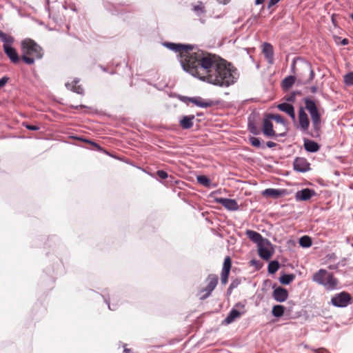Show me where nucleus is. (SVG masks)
Instances as JSON below:
<instances>
[{"mask_svg":"<svg viewBox=\"0 0 353 353\" xmlns=\"http://www.w3.org/2000/svg\"><path fill=\"white\" fill-rule=\"evenodd\" d=\"M316 194L314 190L305 188L296 193L295 198L297 201H307Z\"/></svg>","mask_w":353,"mask_h":353,"instance_id":"obj_10","label":"nucleus"},{"mask_svg":"<svg viewBox=\"0 0 353 353\" xmlns=\"http://www.w3.org/2000/svg\"><path fill=\"white\" fill-rule=\"evenodd\" d=\"M272 296L278 302H284L288 298V292L283 288L278 287L273 291Z\"/></svg>","mask_w":353,"mask_h":353,"instance_id":"obj_11","label":"nucleus"},{"mask_svg":"<svg viewBox=\"0 0 353 353\" xmlns=\"http://www.w3.org/2000/svg\"><path fill=\"white\" fill-rule=\"evenodd\" d=\"M350 18L352 19V20L353 21V13L350 14Z\"/></svg>","mask_w":353,"mask_h":353,"instance_id":"obj_55","label":"nucleus"},{"mask_svg":"<svg viewBox=\"0 0 353 353\" xmlns=\"http://www.w3.org/2000/svg\"><path fill=\"white\" fill-rule=\"evenodd\" d=\"M299 121L301 128L303 131L308 130L310 125V121L308 117L303 108H300L299 110Z\"/></svg>","mask_w":353,"mask_h":353,"instance_id":"obj_12","label":"nucleus"},{"mask_svg":"<svg viewBox=\"0 0 353 353\" xmlns=\"http://www.w3.org/2000/svg\"><path fill=\"white\" fill-rule=\"evenodd\" d=\"M232 267V261L230 256H226L224 259L222 272H230Z\"/></svg>","mask_w":353,"mask_h":353,"instance_id":"obj_30","label":"nucleus"},{"mask_svg":"<svg viewBox=\"0 0 353 353\" xmlns=\"http://www.w3.org/2000/svg\"><path fill=\"white\" fill-rule=\"evenodd\" d=\"M241 315V313L236 310V309L233 308L230 313L228 314V316L225 319V322L228 324H230L232 323L234 321H235L237 318L240 317Z\"/></svg>","mask_w":353,"mask_h":353,"instance_id":"obj_23","label":"nucleus"},{"mask_svg":"<svg viewBox=\"0 0 353 353\" xmlns=\"http://www.w3.org/2000/svg\"><path fill=\"white\" fill-rule=\"evenodd\" d=\"M265 0H255V4L260 5L265 2Z\"/></svg>","mask_w":353,"mask_h":353,"instance_id":"obj_48","label":"nucleus"},{"mask_svg":"<svg viewBox=\"0 0 353 353\" xmlns=\"http://www.w3.org/2000/svg\"><path fill=\"white\" fill-rule=\"evenodd\" d=\"M230 272H225L221 271V282L223 285H225L228 283Z\"/></svg>","mask_w":353,"mask_h":353,"instance_id":"obj_36","label":"nucleus"},{"mask_svg":"<svg viewBox=\"0 0 353 353\" xmlns=\"http://www.w3.org/2000/svg\"><path fill=\"white\" fill-rule=\"evenodd\" d=\"M85 105H79V106H76V107H75V108H76V109H78L79 108H85Z\"/></svg>","mask_w":353,"mask_h":353,"instance_id":"obj_51","label":"nucleus"},{"mask_svg":"<svg viewBox=\"0 0 353 353\" xmlns=\"http://www.w3.org/2000/svg\"><path fill=\"white\" fill-rule=\"evenodd\" d=\"M236 307H239V306H241L242 307H243V305H241L240 303H238L236 305Z\"/></svg>","mask_w":353,"mask_h":353,"instance_id":"obj_53","label":"nucleus"},{"mask_svg":"<svg viewBox=\"0 0 353 353\" xmlns=\"http://www.w3.org/2000/svg\"><path fill=\"white\" fill-rule=\"evenodd\" d=\"M219 278L216 274H210L205 280L206 286L199 288L197 296L200 300H205L209 297L218 284Z\"/></svg>","mask_w":353,"mask_h":353,"instance_id":"obj_5","label":"nucleus"},{"mask_svg":"<svg viewBox=\"0 0 353 353\" xmlns=\"http://www.w3.org/2000/svg\"><path fill=\"white\" fill-rule=\"evenodd\" d=\"M266 145L270 148H274L276 145V143H274V142H272V141H268L266 143Z\"/></svg>","mask_w":353,"mask_h":353,"instance_id":"obj_45","label":"nucleus"},{"mask_svg":"<svg viewBox=\"0 0 353 353\" xmlns=\"http://www.w3.org/2000/svg\"><path fill=\"white\" fill-rule=\"evenodd\" d=\"M163 45L168 49L179 53L181 58V63L183 68V61L186 58L190 57L193 46L190 45H183L180 43H174L170 42H165Z\"/></svg>","mask_w":353,"mask_h":353,"instance_id":"obj_6","label":"nucleus"},{"mask_svg":"<svg viewBox=\"0 0 353 353\" xmlns=\"http://www.w3.org/2000/svg\"><path fill=\"white\" fill-rule=\"evenodd\" d=\"M238 285V283H235L234 281L232 282L230 285V288H234L237 286Z\"/></svg>","mask_w":353,"mask_h":353,"instance_id":"obj_47","label":"nucleus"},{"mask_svg":"<svg viewBox=\"0 0 353 353\" xmlns=\"http://www.w3.org/2000/svg\"><path fill=\"white\" fill-rule=\"evenodd\" d=\"M248 237L254 243H256L259 245L263 243V238L261 234L256 232L254 230H247L245 232Z\"/></svg>","mask_w":353,"mask_h":353,"instance_id":"obj_16","label":"nucleus"},{"mask_svg":"<svg viewBox=\"0 0 353 353\" xmlns=\"http://www.w3.org/2000/svg\"><path fill=\"white\" fill-rule=\"evenodd\" d=\"M124 352H125V353H128V352H130V350H129V349H128V348H125V349H124Z\"/></svg>","mask_w":353,"mask_h":353,"instance_id":"obj_52","label":"nucleus"},{"mask_svg":"<svg viewBox=\"0 0 353 353\" xmlns=\"http://www.w3.org/2000/svg\"><path fill=\"white\" fill-rule=\"evenodd\" d=\"M194 115L184 116L179 121L181 127L183 129H190L193 126Z\"/></svg>","mask_w":353,"mask_h":353,"instance_id":"obj_19","label":"nucleus"},{"mask_svg":"<svg viewBox=\"0 0 353 353\" xmlns=\"http://www.w3.org/2000/svg\"><path fill=\"white\" fill-rule=\"evenodd\" d=\"M23 125L26 128H27L28 130H34V131H36V130H39V127H38L37 125H30V124H28V123H23Z\"/></svg>","mask_w":353,"mask_h":353,"instance_id":"obj_38","label":"nucleus"},{"mask_svg":"<svg viewBox=\"0 0 353 353\" xmlns=\"http://www.w3.org/2000/svg\"><path fill=\"white\" fill-rule=\"evenodd\" d=\"M21 59L28 64L32 65L35 60L43 57V49L34 40L26 39L21 41Z\"/></svg>","mask_w":353,"mask_h":353,"instance_id":"obj_2","label":"nucleus"},{"mask_svg":"<svg viewBox=\"0 0 353 353\" xmlns=\"http://www.w3.org/2000/svg\"><path fill=\"white\" fill-rule=\"evenodd\" d=\"M310 92H311L312 93H315V92H316L317 88H316V86H312V87L310 88Z\"/></svg>","mask_w":353,"mask_h":353,"instance_id":"obj_46","label":"nucleus"},{"mask_svg":"<svg viewBox=\"0 0 353 353\" xmlns=\"http://www.w3.org/2000/svg\"><path fill=\"white\" fill-rule=\"evenodd\" d=\"M283 190L268 188L263 191L262 195L264 196H269L274 199H278L283 196Z\"/></svg>","mask_w":353,"mask_h":353,"instance_id":"obj_17","label":"nucleus"},{"mask_svg":"<svg viewBox=\"0 0 353 353\" xmlns=\"http://www.w3.org/2000/svg\"><path fill=\"white\" fill-rule=\"evenodd\" d=\"M233 290V288H230V287L228 288V292H231L232 290Z\"/></svg>","mask_w":353,"mask_h":353,"instance_id":"obj_54","label":"nucleus"},{"mask_svg":"<svg viewBox=\"0 0 353 353\" xmlns=\"http://www.w3.org/2000/svg\"><path fill=\"white\" fill-rule=\"evenodd\" d=\"M8 78L3 77L0 79V88H3L8 81Z\"/></svg>","mask_w":353,"mask_h":353,"instance_id":"obj_40","label":"nucleus"},{"mask_svg":"<svg viewBox=\"0 0 353 353\" xmlns=\"http://www.w3.org/2000/svg\"><path fill=\"white\" fill-rule=\"evenodd\" d=\"M79 81H73L71 84L67 83L66 87L68 89H70L73 92H75L78 94H82L84 92L83 88L81 85H78Z\"/></svg>","mask_w":353,"mask_h":353,"instance_id":"obj_24","label":"nucleus"},{"mask_svg":"<svg viewBox=\"0 0 353 353\" xmlns=\"http://www.w3.org/2000/svg\"><path fill=\"white\" fill-rule=\"evenodd\" d=\"M313 281L323 285L327 290H333L336 288L338 280L334 278L332 273L324 269H320L312 276Z\"/></svg>","mask_w":353,"mask_h":353,"instance_id":"obj_3","label":"nucleus"},{"mask_svg":"<svg viewBox=\"0 0 353 353\" xmlns=\"http://www.w3.org/2000/svg\"><path fill=\"white\" fill-rule=\"evenodd\" d=\"M304 148L307 152H316L320 149V146L314 141L305 140L304 142Z\"/></svg>","mask_w":353,"mask_h":353,"instance_id":"obj_21","label":"nucleus"},{"mask_svg":"<svg viewBox=\"0 0 353 353\" xmlns=\"http://www.w3.org/2000/svg\"><path fill=\"white\" fill-rule=\"evenodd\" d=\"M197 181L199 183L203 185L205 187H210L211 181L210 180L204 175H200L197 176Z\"/></svg>","mask_w":353,"mask_h":353,"instance_id":"obj_31","label":"nucleus"},{"mask_svg":"<svg viewBox=\"0 0 353 353\" xmlns=\"http://www.w3.org/2000/svg\"><path fill=\"white\" fill-rule=\"evenodd\" d=\"M268 119L274 120L277 123H280L283 125H285V119L283 118L282 116L279 114H270L268 116Z\"/></svg>","mask_w":353,"mask_h":353,"instance_id":"obj_33","label":"nucleus"},{"mask_svg":"<svg viewBox=\"0 0 353 353\" xmlns=\"http://www.w3.org/2000/svg\"><path fill=\"white\" fill-rule=\"evenodd\" d=\"M314 76H315V74H314V70L311 68L310 69V77H309V79H308V82H311L314 78Z\"/></svg>","mask_w":353,"mask_h":353,"instance_id":"obj_44","label":"nucleus"},{"mask_svg":"<svg viewBox=\"0 0 353 353\" xmlns=\"http://www.w3.org/2000/svg\"><path fill=\"white\" fill-rule=\"evenodd\" d=\"M348 43H349V41H348V39H344L342 41V43H343V45H347V44H348Z\"/></svg>","mask_w":353,"mask_h":353,"instance_id":"obj_49","label":"nucleus"},{"mask_svg":"<svg viewBox=\"0 0 353 353\" xmlns=\"http://www.w3.org/2000/svg\"><path fill=\"white\" fill-rule=\"evenodd\" d=\"M279 268V263L277 261H272L268 264V270L270 274H274Z\"/></svg>","mask_w":353,"mask_h":353,"instance_id":"obj_29","label":"nucleus"},{"mask_svg":"<svg viewBox=\"0 0 353 353\" xmlns=\"http://www.w3.org/2000/svg\"><path fill=\"white\" fill-rule=\"evenodd\" d=\"M0 39L4 43L3 45L11 46L14 42V38L3 31L0 30Z\"/></svg>","mask_w":353,"mask_h":353,"instance_id":"obj_25","label":"nucleus"},{"mask_svg":"<svg viewBox=\"0 0 353 353\" xmlns=\"http://www.w3.org/2000/svg\"><path fill=\"white\" fill-rule=\"evenodd\" d=\"M278 108L282 111L288 114L293 121L295 120V112L294 106L292 104L288 103H282L278 105Z\"/></svg>","mask_w":353,"mask_h":353,"instance_id":"obj_15","label":"nucleus"},{"mask_svg":"<svg viewBox=\"0 0 353 353\" xmlns=\"http://www.w3.org/2000/svg\"><path fill=\"white\" fill-rule=\"evenodd\" d=\"M188 101L201 108H208L212 105V101H205L199 97L189 98Z\"/></svg>","mask_w":353,"mask_h":353,"instance_id":"obj_20","label":"nucleus"},{"mask_svg":"<svg viewBox=\"0 0 353 353\" xmlns=\"http://www.w3.org/2000/svg\"><path fill=\"white\" fill-rule=\"evenodd\" d=\"M299 243L301 246L307 248L312 245V240L310 237L307 236H303L300 239Z\"/></svg>","mask_w":353,"mask_h":353,"instance_id":"obj_32","label":"nucleus"},{"mask_svg":"<svg viewBox=\"0 0 353 353\" xmlns=\"http://www.w3.org/2000/svg\"><path fill=\"white\" fill-rule=\"evenodd\" d=\"M194 10L195 12H204V6H203L202 3H199V4L195 6L194 7Z\"/></svg>","mask_w":353,"mask_h":353,"instance_id":"obj_39","label":"nucleus"},{"mask_svg":"<svg viewBox=\"0 0 353 353\" xmlns=\"http://www.w3.org/2000/svg\"><path fill=\"white\" fill-rule=\"evenodd\" d=\"M294 170L300 172H305L310 170V164L303 157H296L293 163Z\"/></svg>","mask_w":353,"mask_h":353,"instance_id":"obj_8","label":"nucleus"},{"mask_svg":"<svg viewBox=\"0 0 353 353\" xmlns=\"http://www.w3.org/2000/svg\"><path fill=\"white\" fill-rule=\"evenodd\" d=\"M351 301V296L349 293L343 292L336 294L331 299L332 303L336 307H345Z\"/></svg>","mask_w":353,"mask_h":353,"instance_id":"obj_7","label":"nucleus"},{"mask_svg":"<svg viewBox=\"0 0 353 353\" xmlns=\"http://www.w3.org/2000/svg\"><path fill=\"white\" fill-rule=\"evenodd\" d=\"M345 83L349 85H353V72H349L344 77Z\"/></svg>","mask_w":353,"mask_h":353,"instance_id":"obj_35","label":"nucleus"},{"mask_svg":"<svg viewBox=\"0 0 353 353\" xmlns=\"http://www.w3.org/2000/svg\"><path fill=\"white\" fill-rule=\"evenodd\" d=\"M249 141L250 144L254 147L259 148L261 146V141L257 137H251L249 139Z\"/></svg>","mask_w":353,"mask_h":353,"instance_id":"obj_34","label":"nucleus"},{"mask_svg":"<svg viewBox=\"0 0 353 353\" xmlns=\"http://www.w3.org/2000/svg\"><path fill=\"white\" fill-rule=\"evenodd\" d=\"M3 47L6 54L13 63H17L19 61V56L14 48L11 46H8L7 45H3Z\"/></svg>","mask_w":353,"mask_h":353,"instance_id":"obj_14","label":"nucleus"},{"mask_svg":"<svg viewBox=\"0 0 353 353\" xmlns=\"http://www.w3.org/2000/svg\"><path fill=\"white\" fill-rule=\"evenodd\" d=\"M157 176L161 179H165L168 177V173L162 170L157 172Z\"/></svg>","mask_w":353,"mask_h":353,"instance_id":"obj_37","label":"nucleus"},{"mask_svg":"<svg viewBox=\"0 0 353 353\" xmlns=\"http://www.w3.org/2000/svg\"><path fill=\"white\" fill-rule=\"evenodd\" d=\"M285 312V307L281 305H276L273 306L272 313L275 317H281L283 315Z\"/></svg>","mask_w":353,"mask_h":353,"instance_id":"obj_27","label":"nucleus"},{"mask_svg":"<svg viewBox=\"0 0 353 353\" xmlns=\"http://www.w3.org/2000/svg\"><path fill=\"white\" fill-rule=\"evenodd\" d=\"M263 52L268 62L272 63L274 55L272 46L270 43H265L263 46Z\"/></svg>","mask_w":353,"mask_h":353,"instance_id":"obj_18","label":"nucleus"},{"mask_svg":"<svg viewBox=\"0 0 353 353\" xmlns=\"http://www.w3.org/2000/svg\"><path fill=\"white\" fill-rule=\"evenodd\" d=\"M295 82V77L294 76H288L285 77L282 81V87L284 89L290 88Z\"/></svg>","mask_w":353,"mask_h":353,"instance_id":"obj_26","label":"nucleus"},{"mask_svg":"<svg viewBox=\"0 0 353 353\" xmlns=\"http://www.w3.org/2000/svg\"><path fill=\"white\" fill-rule=\"evenodd\" d=\"M215 202L222 205L225 209L235 211L239 209V205L236 200L227 198H216Z\"/></svg>","mask_w":353,"mask_h":353,"instance_id":"obj_9","label":"nucleus"},{"mask_svg":"<svg viewBox=\"0 0 353 353\" xmlns=\"http://www.w3.org/2000/svg\"><path fill=\"white\" fill-rule=\"evenodd\" d=\"M262 131L267 137H272L276 136V133L273 129V124L268 118L263 120Z\"/></svg>","mask_w":353,"mask_h":353,"instance_id":"obj_13","label":"nucleus"},{"mask_svg":"<svg viewBox=\"0 0 353 353\" xmlns=\"http://www.w3.org/2000/svg\"><path fill=\"white\" fill-rule=\"evenodd\" d=\"M314 353H329V352L325 348H319L314 350Z\"/></svg>","mask_w":353,"mask_h":353,"instance_id":"obj_42","label":"nucleus"},{"mask_svg":"<svg viewBox=\"0 0 353 353\" xmlns=\"http://www.w3.org/2000/svg\"><path fill=\"white\" fill-rule=\"evenodd\" d=\"M183 70L201 81L221 87H228L236 79V69L230 63L203 51L193 52L184 59Z\"/></svg>","mask_w":353,"mask_h":353,"instance_id":"obj_1","label":"nucleus"},{"mask_svg":"<svg viewBox=\"0 0 353 353\" xmlns=\"http://www.w3.org/2000/svg\"><path fill=\"white\" fill-rule=\"evenodd\" d=\"M91 143L97 148L100 149V146L97 143L93 142H91Z\"/></svg>","mask_w":353,"mask_h":353,"instance_id":"obj_50","label":"nucleus"},{"mask_svg":"<svg viewBox=\"0 0 353 353\" xmlns=\"http://www.w3.org/2000/svg\"><path fill=\"white\" fill-rule=\"evenodd\" d=\"M295 279V276L292 274H283L280 277V282L283 285H288Z\"/></svg>","mask_w":353,"mask_h":353,"instance_id":"obj_28","label":"nucleus"},{"mask_svg":"<svg viewBox=\"0 0 353 353\" xmlns=\"http://www.w3.org/2000/svg\"><path fill=\"white\" fill-rule=\"evenodd\" d=\"M305 108L309 112L312 122V126L314 132V134H312V136L318 137L319 135L321 126V115L314 101L306 99L305 100Z\"/></svg>","mask_w":353,"mask_h":353,"instance_id":"obj_4","label":"nucleus"},{"mask_svg":"<svg viewBox=\"0 0 353 353\" xmlns=\"http://www.w3.org/2000/svg\"><path fill=\"white\" fill-rule=\"evenodd\" d=\"M280 0H270L268 3V8H272L274 5H276L277 3H279Z\"/></svg>","mask_w":353,"mask_h":353,"instance_id":"obj_43","label":"nucleus"},{"mask_svg":"<svg viewBox=\"0 0 353 353\" xmlns=\"http://www.w3.org/2000/svg\"><path fill=\"white\" fill-rule=\"evenodd\" d=\"M258 253L259 256L266 261H268L272 255V252L266 248H263L262 244L258 246Z\"/></svg>","mask_w":353,"mask_h":353,"instance_id":"obj_22","label":"nucleus"},{"mask_svg":"<svg viewBox=\"0 0 353 353\" xmlns=\"http://www.w3.org/2000/svg\"><path fill=\"white\" fill-rule=\"evenodd\" d=\"M249 129H250V132L254 134H259V130L255 126L249 125Z\"/></svg>","mask_w":353,"mask_h":353,"instance_id":"obj_41","label":"nucleus"}]
</instances>
